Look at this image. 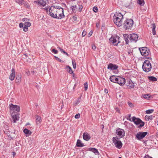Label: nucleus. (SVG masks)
Returning <instances> with one entry per match:
<instances>
[{
  "label": "nucleus",
  "instance_id": "1",
  "mask_svg": "<svg viewBox=\"0 0 158 158\" xmlns=\"http://www.w3.org/2000/svg\"><path fill=\"white\" fill-rule=\"evenodd\" d=\"M123 16L121 13L115 14L113 17V20L114 23L118 27H120L122 25Z\"/></svg>",
  "mask_w": 158,
  "mask_h": 158
},
{
  "label": "nucleus",
  "instance_id": "2",
  "mask_svg": "<svg viewBox=\"0 0 158 158\" xmlns=\"http://www.w3.org/2000/svg\"><path fill=\"white\" fill-rule=\"evenodd\" d=\"M142 68L145 72H148L150 71L152 66L150 61L148 60H145L143 63Z\"/></svg>",
  "mask_w": 158,
  "mask_h": 158
},
{
  "label": "nucleus",
  "instance_id": "3",
  "mask_svg": "<svg viewBox=\"0 0 158 158\" xmlns=\"http://www.w3.org/2000/svg\"><path fill=\"white\" fill-rule=\"evenodd\" d=\"M132 121L136 125H139L138 126V128H141L144 125V122L142 121V120L139 118H136L135 116L132 117Z\"/></svg>",
  "mask_w": 158,
  "mask_h": 158
},
{
  "label": "nucleus",
  "instance_id": "4",
  "mask_svg": "<svg viewBox=\"0 0 158 158\" xmlns=\"http://www.w3.org/2000/svg\"><path fill=\"white\" fill-rule=\"evenodd\" d=\"M133 24V21L132 19H127L124 22V27L125 28L126 30L129 29L132 27Z\"/></svg>",
  "mask_w": 158,
  "mask_h": 158
},
{
  "label": "nucleus",
  "instance_id": "5",
  "mask_svg": "<svg viewBox=\"0 0 158 158\" xmlns=\"http://www.w3.org/2000/svg\"><path fill=\"white\" fill-rule=\"evenodd\" d=\"M141 54L142 56H148L150 54V51L147 47H144L139 48Z\"/></svg>",
  "mask_w": 158,
  "mask_h": 158
},
{
  "label": "nucleus",
  "instance_id": "6",
  "mask_svg": "<svg viewBox=\"0 0 158 158\" xmlns=\"http://www.w3.org/2000/svg\"><path fill=\"white\" fill-rule=\"evenodd\" d=\"M56 10L55 8V6H51L49 9L48 12L50 16L54 18H57V14H56Z\"/></svg>",
  "mask_w": 158,
  "mask_h": 158
},
{
  "label": "nucleus",
  "instance_id": "7",
  "mask_svg": "<svg viewBox=\"0 0 158 158\" xmlns=\"http://www.w3.org/2000/svg\"><path fill=\"white\" fill-rule=\"evenodd\" d=\"M119 37L118 36H114L111 37L109 39V41L111 44H112L116 46L119 43Z\"/></svg>",
  "mask_w": 158,
  "mask_h": 158
},
{
  "label": "nucleus",
  "instance_id": "8",
  "mask_svg": "<svg viewBox=\"0 0 158 158\" xmlns=\"http://www.w3.org/2000/svg\"><path fill=\"white\" fill-rule=\"evenodd\" d=\"M112 140L115 147L119 149H120L122 146V143L120 141L118 140L117 137H113Z\"/></svg>",
  "mask_w": 158,
  "mask_h": 158
},
{
  "label": "nucleus",
  "instance_id": "9",
  "mask_svg": "<svg viewBox=\"0 0 158 158\" xmlns=\"http://www.w3.org/2000/svg\"><path fill=\"white\" fill-rule=\"evenodd\" d=\"M148 133L147 132H139L136 134V137L138 140H141L144 138Z\"/></svg>",
  "mask_w": 158,
  "mask_h": 158
},
{
  "label": "nucleus",
  "instance_id": "10",
  "mask_svg": "<svg viewBox=\"0 0 158 158\" xmlns=\"http://www.w3.org/2000/svg\"><path fill=\"white\" fill-rule=\"evenodd\" d=\"M128 38L130 41L132 42H135L138 40V35L135 34H132L128 35Z\"/></svg>",
  "mask_w": 158,
  "mask_h": 158
},
{
  "label": "nucleus",
  "instance_id": "11",
  "mask_svg": "<svg viewBox=\"0 0 158 158\" xmlns=\"http://www.w3.org/2000/svg\"><path fill=\"white\" fill-rule=\"evenodd\" d=\"M56 12L57 16V19H60L64 17V9L56 10Z\"/></svg>",
  "mask_w": 158,
  "mask_h": 158
},
{
  "label": "nucleus",
  "instance_id": "12",
  "mask_svg": "<svg viewBox=\"0 0 158 158\" xmlns=\"http://www.w3.org/2000/svg\"><path fill=\"white\" fill-rule=\"evenodd\" d=\"M9 106L11 113V112H14V110L17 112H19L20 111V107L19 106L11 104H10Z\"/></svg>",
  "mask_w": 158,
  "mask_h": 158
},
{
  "label": "nucleus",
  "instance_id": "13",
  "mask_svg": "<svg viewBox=\"0 0 158 158\" xmlns=\"http://www.w3.org/2000/svg\"><path fill=\"white\" fill-rule=\"evenodd\" d=\"M116 133L120 138L123 137L125 135V131L122 129H117L116 131Z\"/></svg>",
  "mask_w": 158,
  "mask_h": 158
},
{
  "label": "nucleus",
  "instance_id": "14",
  "mask_svg": "<svg viewBox=\"0 0 158 158\" xmlns=\"http://www.w3.org/2000/svg\"><path fill=\"white\" fill-rule=\"evenodd\" d=\"M117 82L116 83L119 84L121 86L123 85L125 83V79L124 78L119 76Z\"/></svg>",
  "mask_w": 158,
  "mask_h": 158
},
{
  "label": "nucleus",
  "instance_id": "15",
  "mask_svg": "<svg viewBox=\"0 0 158 158\" xmlns=\"http://www.w3.org/2000/svg\"><path fill=\"white\" fill-rule=\"evenodd\" d=\"M11 115L12 118L13 122L15 123L16 121H18L19 120V117L17 113L15 114V112H12L11 113Z\"/></svg>",
  "mask_w": 158,
  "mask_h": 158
},
{
  "label": "nucleus",
  "instance_id": "16",
  "mask_svg": "<svg viewBox=\"0 0 158 158\" xmlns=\"http://www.w3.org/2000/svg\"><path fill=\"white\" fill-rule=\"evenodd\" d=\"M118 68V66L116 65L110 63L108 65L107 68L111 70H115Z\"/></svg>",
  "mask_w": 158,
  "mask_h": 158
},
{
  "label": "nucleus",
  "instance_id": "17",
  "mask_svg": "<svg viewBox=\"0 0 158 158\" xmlns=\"http://www.w3.org/2000/svg\"><path fill=\"white\" fill-rule=\"evenodd\" d=\"M83 137L84 140L87 141L89 140L91 138L90 135L86 132H85L83 133Z\"/></svg>",
  "mask_w": 158,
  "mask_h": 158
},
{
  "label": "nucleus",
  "instance_id": "18",
  "mask_svg": "<svg viewBox=\"0 0 158 158\" xmlns=\"http://www.w3.org/2000/svg\"><path fill=\"white\" fill-rule=\"evenodd\" d=\"M11 72L12 73L9 77V79L11 81H13L14 79L15 75V71L14 69H12Z\"/></svg>",
  "mask_w": 158,
  "mask_h": 158
},
{
  "label": "nucleus",
  "instance_id": "19",
  "mask_svg": "<svg viewBox=\"0 0 158 158\" xmlns=\"http://www.w3.org/2000/svg\"><path fill=\"white\" fill-rule=\"evenodd\" d=\"M119 76H117L112 75L110 77V80L112 82L116 83L117 82L118 77Z\"/></svg>",
  "mask_w": 158,
  "mask_h": 158
},
{
  "label": "nucleus",
  "instance_id": "20",
  "mask_svg": "<svg viewBox=\"0 0 158 158\" xmlns=\"http://www.w3.org/2000/svg\"><path fill=\"white\" fill-rule=\"evenodd\" d=\"M127 86L131 88H133L134 87V83L130 80L129 81L128 83H127Z\"/></svg>",
  "mask_w": 158,
  "mask_h": 158
},
{
  "label": "nucleus",
  "instance_id": "21",
  "mask_svg": "<svg viewBox=\"0 0 158 158\" xmlns=\"http://www.w3.org/2000/svg\"><path fill=\"white\" fill-rule=\"evenodd\" d=\"M88 150L89 151L92 152H94V153H96V154H99V152L98 151L97 149L95 148H89Z\"/></svg>",
  "mask_w": 158,
  "mask_h": 158
},
{
  "label": "nucleus",
  "instance_id": "22",
  "mask_svg": "<svg viewBox=\"0 0 158 158\" xmlns=\"http://www.w3.org/2000/svg\"><path fill=\"white\" fill-rule=\"evenodd\" d=\"M156 27L155 23L152 24H151V27L152 28V32L153 35H155L156 34L155 28Z\"/></svg>",
  "mask_w": 158,
  "mask_h": 158
},
{
  "label": "nucleus",
  "instance_id": "23",
  "mask_svg": "<svg viewBox=\"0 0 158 158\" xmlns=\"http://www.w3.org/2000/svg\"><path fill=\"white\" fill-rule=\"evenodd\" d=\"M76 145L77 147H81L84 146V144L81 143V141L80 139H78L77 140Z\"/></svg>",
  "mask_w": 158,
  "mask_h": 158
},
{
  "label": "nucleus",
  "instance_id": "24",
  "mask_svg": "<svg viewBox=\"0 0 158 158\" xmlns=\"http://www.w3.org/2000/svg\"><path fill=\"white\" fill-rule=\"evenodd\" d=\"M42 121L41 117L37 115L36 116V122L37 124H39L41 123Z\"/></svg>",
  "mask_w": 158,
  "mask_h": 158
},
{
  "label": "nucleus",
  "instance_id": "25",
  "mask_svg": "<svg viewBox=\"0 0 158 158\" xmlns=\"http://www.w3.org/2000/svg\"><path fill=\"white\" fill-rule=\"evenodd\" d=\"M23 132L26 134L28 135H31V133L32 132H31V131L29 130H28V129L27 128H25L23 129Z\"/></svg>",
  "mask_w": 158,
  "mask_h": 158
},
{
  "label": "nucleus",
  "instance_id": "26",
  "mask_svg": "<svg viewBox=\"0 0 158 158\" xmlns=\"http://www.w3.org/2000/svg\"><path fill=\"white\" fill-rule=\"evenodd\" d=\"M48 1V0H41L40 1V4L41 5L44 6Z\"/></svg>",
  "mask_w": 158,
  "mask_h": 158
},
{
  "label": "nucleus",
  "instance_id": "27",
  "mask_svg": "<svg viewBox=\"0 0 158 158\" xmlns=\"http://www.w3.org/2000/svg\"><path fill=\"white\" fill-rule=\"evenodd\" d=\"M71 9L73 12H76L77 9V5H73L71 6Z\"/></svg>",
  "mask_w": 158,
  "mask_h": 158
},
{
  "label": "nucleus",
  "instance_id": "28",
  "mask_svg": "<svg viewBox=\"0 0 158 158\" xmlns=\"http://www.w3.org/2000/svg\"><path fill=\"white\" fill-rule=\"evenodd\" d=\"M148 79L151 81H157V78L153 76H150L148 77Z\"/></svg>",
  "mask_w": 158,
  "mask_h": 158
},
{
  "label": "nucleus",
  "instance_id": "29",
  "mask_svg": "<svg viewBox=\"0 0 158 158\" xmlns=\"http://www.w3.org/2000/svg\"><path fill=\"white\" fill-rule=\"evenodd\" d=\"M153 116L152 115L150 116L146 115L145 116V119L147 120H151L153 118Z\"/></svg>",
  "mask_w": 158,
  "mask_h": 158
},
{
  "label": "nucleus",
  "instance_id": "30",
  "mask_svg": "<svg viewBox=\"0 0 158 158\" xmlns=\"http://www.w3.org/2000/svg\"><path fill=\"white\" fill-rule=\"evenodd\" d=\"M137 3L140 6H143L144 4V0H138Z\"/></svg>",
  "mask_w": 158,
  "mask_h": 158
},
{
  "label": "nucleus",
  "instance_id": "31",
  "mask_svg": "<svg viewBox=\"0 0 158 158\" xmlns=\"http://www.w3.org/2000/svg\"><path fill=\"white\" fill-rule=\"evenodd\" d=\"M69 68V70H68V71L69 73L70 74L73 73V71L72 70L71 68L69 66L67 65L66 66V69Z\"/></svg>",
  "mask_w": 158,
  "mask_h": 158
},
{
  "label": "nucleus",
  "instance_id": "32",
  "mask_svg": "<svg viewBox=\"0 0 158 158\" xmlns=\"http://www.w3.org/2000/svg\"><path fill=\"white\" fill-rule=\"evenodd\" d=\"M21 81V77L20 76H17L16 79V82L19 83Z\"/></svg>",
  "mask_w": 158,
  "mask_h": 158
},
{
  "label": "nucleus",
  "instance_id": "33",
  "mask_svg": "<svg viewBox=\"0 0 158 158\" xmlns=\"http://www.w3.org/2000/svg\"><path fill=\"white\" fill-rule=\"evenodd\" d=\"M31 23L29 22H25L24 24L25 26L28 27H30L31 26Z\"/></svg>",
  "mask_w": 158,
  "mask_h": 158
},
{
  "label": "nucleus",
  "instance_id": "34",
  "mask_svg": "<svg viewBox=\"0 0 158 158\" xmlns=\"http://www.w3.org/2000/svg\"><path fill=\"white\" fill-rule=\"evenodd\" d=\"M151 96L149 94H145L143 96L144 98L148 99Z\"/></svg>",
  "mask_w": 158,
  "mask_h": 158
},
{
  "label": "nucleus",
  "instance_id": "35",
  "mask_svg": "<svg viewBox=\"0 0 158 158\" xmlns=\"http://www.w3.org/2000/svg\"><path fill=\"white\" fill-rule=\"evenodd\" d=\"M153 110L152 109L148 110L146 111V113L147 114H150L152 113Z\"/></svg>",
  "mask_w": 158,
  "mask_h": 158
},
{
  "label": "nucleus",
  "instance_id": "36",
  "mask_svg": "<svg viewBox=\"0 0 158 158\" xmlns=\"http://www.w3.org/2000/svg\"><path fill=\"white\" fill-rule=\"evenodd\" d=\"M72 64L73 68L74 69H75L76 68V63L75 61L74 60H72Z\"/></svg>",
  "mask_w": 158,
  "mask_h": 158
},
{
  "label": "nucleus",
  "instance_id": "37",
  "mask_svg": "<svg viewBox=\"0 0 158 158\" xmlns=\"http://www.w3.org/2000/svg\"><path fill=\"white\" fill-rule=\"evenodd\" d=\"M84 87H85V90H86L88 88V83L87 82H85L84 84Z\"/></svg>",
  "mask_w": 158,
  "mask_h": 158
},
{
  "label": "nucleus",
  "instance_id": "38",
  "mask_svg": "<svg viewBox=\"0 0 158 158\" xmlns=\"http://www.w3.org/2000/svg\"><path fill=\"white\" fill-rule=\"evenodd\" d=\"M127 115L128 116L127 117V119L131 121H132V120H131V114H128V115Z\"/></svg>",
  "mask_w": 158,
  "mask_h": 158
},
{
  "label": "nucleus",
  "instance_id": "39",
  "mask_svg": "<svg viewBox=\"0 0 158 158\" xmlns=\"http://www.w3.org/2000/svg\"><path fill=\"white\" fill-rule=\"evenodd\" d=\"M55 8L56 10L63 9L62 8L59 6H55Z\"/></svg>",
  "mask_w": 158,
  "mask_h": 158
},
{
  "label": "nucleus",
  "instance_id": "40",
  "mask_svg": "<svg viewBox=\"0 0 158 158\" xmlns=\"http://www.w3.org/2000/svg\"><path fill=\"white\" fill-rule=\"evenodd\" d=\"M23 30L25 32L27 31L28 30V27H27L24 25V26L23 27Z\"/></svg>",
  "mask_w": 158,
  "mask_h": 158
},
{
  "label": "nucleus",
  "instance_id": "41",
  "mask_svg": "<svg viewBox=\"0 0 158 158\" xmlns=\"http://www.w3.org/2000/svg\"><path fill=\"white\" fill-rule=\"evenodd\" d=\"M78 11L79 12H81L82 10L83 6L82 5H78Z\"/></svg>",
  "mask_w": 158,
  "mask_h": 158
},
{
  "label": "nucleus",
  "instance_id": "42",
  "mask_svg": "<svg viewBox=\"0 0 158 158\" xmlns=\"http://www.w3.org/2000/svg\"><path fill=\"white\" fill-rule=\"evenodd\" d=\"M86 34V31L85 30H84L82 34V36H85Z\"/></svg>",
  "mask_w": 158,
  "mask_h": 158
},
{
  "label": "nucleus",
  "instance_id": "43",
  "mask_svg": "<svg viewBox=\"0 0 158 158\" xmlns=\"http://www.w3.org/2000/svg\"><path fill=\"white\" fill-rule=\"evenodd\" d=\"M55 57L56 59V60H58L61 62H63L62 60H61L59 58L55 56Z\"/></svg>",
  "mask_w": 158,
  "mask_h": 158
},
{
  "label": "nucleus",
  "instance_id": "44",
  "mask_svg": "<svg viewBox=\"0 0 158 158\" xmlns=\"http://www.w3.org/2000/svg\"><path fill=\"white\" fill-rule=\"evenodd\" d=\"M80 117V114L79 113L77 114L75 116V118L77 119L79 118Z\"/></svg>",
  "mask_w": 158,
  "mask_h": 158
},
{
  "label": "nucleus",
  "instance_id": "45",
  "mask_svg": "<svg viewBox=\"0 0 158 158\" xmlns=\"http://www.w3.org/2000/svg\"><path fill=\"white\" fill-rule=\"evenodd\" d=\"M52 52H54L55 54H57V53L58 51L57 50H55V49H52Z\"/></svg>",
  "mask_w": 158,
  "mask_h": 158
},
{
  "label": "nucleus",
  "instance_id": "46",
  "mask_svg": "<svg viewBox=\"0 0 158 158\" xmlns=\"http://www.w3.org/2000/svg\"><path fill=\"white\" fill-rule=\"evenodd\" d=\"M128 35L127 36V37L125 38V41H126L127 44H128V39H129V38H128Z\"/></svg>",
  "mask_w": 158,
  "mask_h": 158
},
{
  "label": "nucleus",
  "instance_id": "47",
  "mask_svg": "<svg viewBox=\"0 0 158 158\" xmlns=\"http://www.w3.org/2000/svg\"><path fill=\"white\" fill-rule=\"evenodd\" d=\"M128 105H129V106H130L131 107H134L133 105L131 102H128Z\"/></svg>",
  "mask_w": 158,
  "mask_h": 158
},
{
  "label": "nucleus",
  "instance_id": "48",
  "mask_svg": "<svg viewBox=\"0 0 158 158\" xmlns=\"http://www.w3.org/2000/svg\"><path fill=\"white\" fill-rule=\"evenodd\" d=\"M93 10L94 12H96L98 10V8L96 7H94L93 8Z\"/></svg>",
  "mask_w": 158,
  "mask_h": 158
},
{
  "label": "nucleus",
  "instance_id": "49",
  "mask_svg": "<svg viewBox=\"0 0 158 158\" xmlns=\"http://www.w3.org/2000/svg\"><path fill=\"white\" fill-rule=\"evenodd\" d=\"M23 24L22 23H21L19 24V27L20 28H22L23 27Z\"/></svg>",
  "mask_w": 158,
  "mask_h": 158
},
{
  "label": "nucleus",
  "instance_id": "50",
  "mask_svg": "<svg viewBox=\"0 0 158 158\" xmlns=\"http://www.w3.org/2000/svg\"><path fill=\"white\" fill-rule=\"evenodd\" d=\"M115 110L117 112H118L119 113H120V111L118 108V107L116 108Z\"/></svg>",
  "mask_w": 158,
  "mask_h": 158
},
{
  "label": "nucleus",
  "instance_id": "51",
  "mask_svg": "<svg viewBox=\"0 0 158 158\" xmlns=\"http://www.w3.org/2000/svg\"><path fill=\"white\" fill-rule=\"evenodd\" d=\"M92 48L93 50H95V49H96V46H95V45H92Z\"/></svg>",
  "mask_w": 158,
  "mask_h": 158
},
{
  "label": "nucleus",
  "instance_id": "52",
  "mask_svg": "<svg viewBox=\"0 0 158 158\" xmlns=\"http://www.w3.org/2000/svg\"><path fill=\"white\" fill-rule=\"evenodd\" d=\"M80 102V100H79V98L78 99V100L76 101V102L75 103V105H77Z\"/></svg>",
  "mask_w": 158,
  "mask_h": 158
},
{
  "label": "nucleus",
  "instance_id": "53",
  "mask_svg": "<svg viewBox=\"0 0 158 158\" xmlns=\"http://www.w3.org/2000/svg\"><path fill=\"white\" fill-rule=\"evenodd\" d=\"M144 158H152V157L148 155H147L145 156Z\"/></svg>",
  "mask_w": 158,
  "mask_h": 158
},
{
  "label": "nucleus",
  "instance_id": "54",
  "mask_svg": "<svg viewBox=\"0 0 158 158\" xmlns=\"http://www.w3.org/2000/svg\"><path fill=\"white\" fill-rule=\"evenodd\" d=\"M63 52L64 54L68 56H69V54L65 51H64V50H63V51L62 52Z\"/></svg>",
  "mask_w": 158,
  "mask_h": 158
},
{
  "label": "nucleus",
  "instance_id": "55",
  "mask_svg": "<svg viewBox=\"0 0 158 158\" xmlns=\"http://www.w3.org/2000/svg\"><path fill=\"white\" fill-rule=\"evenodd\" d=\"M92 34V32L90 31L89 32V33L88 34V36L89 37H90Z\"/></svg>",
  "mask_w": 158,
  "mask_h": 158
},
{
  "label": "nucleus",
  "instance_id": "56",
  "mask_svg": "<svg viewBox=\"0 0 158 158\" xmlns=\"http://www.w3.org/2000/svg\"><path fill=\"white\" fill-rule=\"evenodd\" d=\"M45 9L46 10V11L48 13H49V12L48 13L49 9L48 8L46 7L45 8Z\"/></svg>",
  "mask_w": 158,
  "mask_h": 158
},
{
  "label": "nucleus",
  "instance_id": "57",
  "mask_svg": "<svg viewBox=\"0 0 158 158\" xmlns=\"http://www.w3.org/2000/svg\"><path fill=\"white\" fill-rule=\"evenodd\" d=\"M57 48L58 49L60 50V51H61V52H62L64 50L63 49L61 48L60 47H58Z\"/></svg>",
  "mask_w": 158,
  "mask_h": 158
},
{
  "label": "nucleus",
  "instance_id": "58",
  "mask_svg": "<svg viewBox=\"0 0 158 158\" xmlns=\"http://www.w3.org/2000/svg\"><path fill=\"white\" fill-rule=\"evenodd\" d=\"M104 92H105V93H106L107 94V93H108V90H107V89H105V90H104Z\"/></svg>",
  "mask_w": 158,
  "mask_h": 158
},
{
  "label": "nucleus",
  "instance_id": "59",
  "mask_svg": "<svg viewBox=\"0 0 158 158\" xmlns=\"http://www.w3.org/2000/svg\"><path fill=\"white\" fill-rule=\"evenodd\" d=\"M96 26L97 27H98L99 26V23H97Z\"/></svg>",
  "mask_w": 158,
  "mask_h": 158
},
{
  "label": "nucleus",
  "instance_id": "60",
  "mask_svg": "<svg viewBox=\"0 0 158 158\" xmlns=\"http://www.w3.org/2000/svg\"><path fill=\"white\" fill-rule=\"evenodd\" d=\"M62 4L63 5L64 7H66V5L64 3H62Z\"/></svg>",
  "mask_w": 158,
  "mask_h": 158
},
{
  "label": "nucleus",
  "instance_id": "61",
  "mask_svg": "<svg viewBox=\"0 0 158 158\" xmlns=\"http://www.w3.org/2000/svg\"><path fill=\"white\" fill-rule=\"evenodd\" d=\"M77 17H74V19H74V20H75H75H77Z\"/></svg>",
  "mask_w": 158,
  "mask_h": 158
},
{
  "label": "nucleus",
  "instance_id": "62",
  "mask_svg": "<svg viewBox=\"0 0 158 158\" xmlns=\"http://www.w3.org/2000/svg\"><path fill=\"white\" fill-rule=\"evenodd\" d=\"M16 154V153L15 152H13V155L14 156Z\"/></svg>",
  "mask_w": 158,
  "mask_h": 158
},
{
  "label": "nucleus",
  "instance_id": "63",
  "mask_svg": "<svg viewBox=\"0 0 158 158\" xmlns=\"http://www.w3.org/2000/svg\"><path fill=\"white\" fill-rule=\"evenodd\" d=\"M73 74V77H74V76H75V74L74 73H73H73H72Z\"/></svg>",
  "mask_w": 158,
  "mask_h": 158
},
{
  "label": "nucleus",
  "instance_id": "64",
  "mask_svg": "<svg viewBox=\"0 0 158 158\" xmlns=\"http://www.w3.org/2000/svg\"><path fill=\"white\" fill-rule=\"evenodd\" d=\"M35 106H38V104H36V105H35Z\"/></svg>",
  "mask_w": 158,
  "mask_h": 158
}]
</instances>
